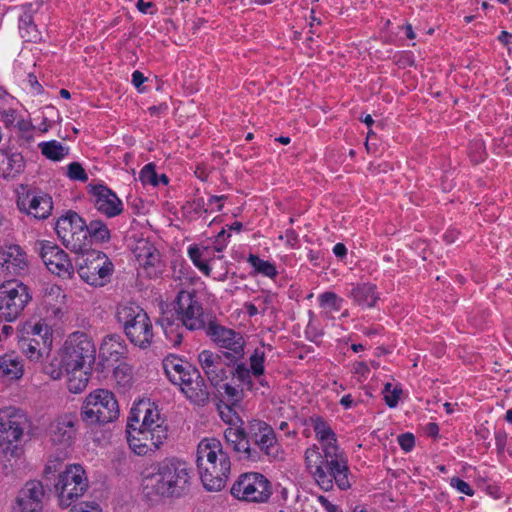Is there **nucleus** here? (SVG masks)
Segmentation results:
<instances>
[{"instance_id": "obj_56", "label": "nucleus", "mask_w": 512, "mask_h": 512, "mask_svg": "<svg viewBox=\"0 0 512 512\" xmlns=\"http://www.w3.org/2000/svg\"><path fill=\"white\" fill-rule=\"evenodd\" d=\"M145 80L146 78L140 71L136 70L132 73V83L139 91H141L140 87L145 82Z\"/></svg>"}, {"instance_id": "obj_17", "label": "nucleus", "mask_w": 512, "mask_h": 512, "mask_svg": "<svg viewBox=\"0 0 512 512\" xmlns=\"http://www.w3.org/2000/svg\"><path fill=\"white\" fill-rule=\"evenodd\" d=\"M36 250L47 269L62 278H69L73 273V265L67 253L51 241H38Z\"/></svg>"}, {"instance_id": "obj_46", "label": "nucleus", "mask_w": 512, "mask_h": 512, "mask_svg": "<svg viewBox=\"0 0 512 512\" xmlns=\"http://www.w3.org/2000/svg\"><path fill=\"white\" fill-rule=\"evenodd\" d=\"M67 177L73 181L86 182L88 175L79 162H72L67 166Z\"/></svg>"}, {"instance_id": "obj_24", "label": "nucleus", "mask_w": 512, "mask_h": 512, "mask_svg": "<svg viewBox=\"0 0 512 512\" xmlns=\"http://www.w3.org/2000/svg\"><path fill=\"white\" fill-rule=\"evenodd\" d=\"M27 267V255L20 246L0 247V269L4 277L20 275Z\"/></svg>"}, {"instance_id": "obj_51", "label": "nucleus", "mask_w": 512, "mask_h": 512, "mask_svg": "<svg viewBox=\"0 0 512 512\" xmlns=\"http://www.w3.org/2000/svg\"><path fill=\"white\" fill-rule=\"evenodd\" d=\"M450 485L455 488L459 493L465 494L467 496H473L474 490L471 486L460 478H451Z\"/></svg>"}, {"instance_id": "obj_22", "label": "nucleus", "mask_w": 512, "mask_h": 512, "mask_svg": "<svg viewBox=\"0 0 512 512\" xmlns=\"http://www.w3.org/2000/svg\"><path fill=\"white\" fill-rule=\"evenodd\" d=\"M135 257L143 272L150 278H156L164 271V263L159 251L147 241H139L135 248Z\"/></svg>"}, {"instance_id": "obj_48", "label": "nucleus", "mask_w": 512, "mask_h": 512, "mask_svg": "<svg viewBox=\"0 0 512 512\" xmlns=\"http://www.w3.org/2000/svg\"><path fill=\"white\" fill-rule=\"evenodd\" d=\"M351 373L357 378L358 382H363L369 376V365L363 361L354 362L351 365Z\"/></svg>"}, {"instance_id": "obj_3", "label": "nucleus", "mask_w": 512, "mask_h": 512, "mask_svg": "<svg viewBox=\"0 0 512 512\" xmlns=\"http://www.w3.org/2000/svg\"><path fill=\"white\" fill-rule=\"evenodd\" d=\"M197 467L208 491H221L228 480L231 462L220 440L204 438L197 447Z\"/></svg>"}, {"instance_id": "obj_33", "label": "nucleus", "mask_w": 512, "mask_h": 512, "mask_svg": "<svg viewBox=\"0 0 512 512\" xmlns=\"http://www.w3.org/2000/svg\"><path fill=\"white\" fill-rule=\"evenodd\" d=\"M21 359L11 353L0 356V376L6 380H18L23 376Z\"/></svg>"}, {"instance_id": "obj_15", "label": "nucleus", "mask_w": 512, "mask_h": 512, "mask_svg": "<svg viewBox=\"0 0 512 512\" xmlns=\"http://www.w3.org/2000/svg\"><path fill=\"white\" fill-rule=\"evenodd\" d=\"M231 494L238 500L262 503L270 498L272 491L265 476L251 472L239 477L231 488Z\"/></svg>"}, {"instance_id": "obj_54", "label": "nucleus", "mask_w": 512, "mask_h": 512, "mask_svg": "<svg viewBox=\"0 0 512 512\" xmlns=\"http://www.w3.org/2000/svg\"><path fill=\"white\" fill-rule=\"evenodd\" d=\"M495 444H496L498 451L503 452L505 450L506 446L509 445L506 433L498 432L495 435Z\"/></svg>"}, {"instance_id": "obj_21", "label": "nucleus", "mask_w": 512, "mask_h": 512, "mask_svg": "<svg viewBox=\"0 0 512 512\" xmlns=\"http://www.w3.org/2000/svg\"><path fill=\"white\" fill-rule=\"evenodd\" d=\"M250 431L255 444L272 460L283 458L280 444L277 442L273 429L262 421H254Z\"/></svg>"}, {"instance_id": "obj_27", "label": "nucleus", "mask_w": 512, "mask_h": 512, "mask_svg": "<svg viewBox=\"0 0 512 512\" xmlns=\"http://www.w3.org/2000/svg\"><path fill=\"white\" fill-rule=\"evenodd\" d=\"M76 416L63 414L50 425L51 440L56 444L70 445L75 436Z\"/></svg>"}, {"instance_id": "obj_45", "label": "nucleus", "mask_w": 512, "mask_h": 512, "mask_svg": "<svg viewBox=\"0 0 512 512\" xmlns=\"http://www.w3.org/2000/svg\"><path fill=\"white\" fill-rule=\"evenodd\" d=\"M139 179L144 185L150 184L152 186H157L159 184V179L155 171V165L152 163L145 165L140 171Z\"/></svg>"}, {"instance_id": "obj_9", "label": "nucleus", "mask_w": 512, "mask_h": 512, "mask_svg": "<svg viewBox=\"0 0 512 512\" xmlns=\"http://www.w3.org/2000/svg\"><path fill=\"white\" fill-rule=\"evenodd\" d=\"M18 345L30 361H40L52 346L51 327L41 320L26 322L19 330Z\"/></svg>"}, {"instance_id": "obj_19", "label": "nucleus", "mask_w": 512, "mask_h": 512, "mask_svg": "<svg viewBox=\"0 0 512 512\" xmlns=\"http://www.w3.org/2000/svg\"><path fill=\"white\" fill-rule=\"evenodd\" d=\"M207 334L218 347L226 350L227 358L237 361L243 357L244 339L241 334L217 324H210Z\"/></svg>"}, {"instance_id": "obj_23", "label": "nucleus", "mask_w": 512, "mask_h": 512, "mask_svg": "<svg viewBox=\"0 0 512 512\" xmlns=\"http://www.w3.org/2000/svg\"><path fill=\"white\" fill-rule=\"evenodd\" d=\"M172 383L179 386L181 392L194 403H201L207 399L208 392L204 379L193 366H188L185 376H180V380H174Z\"/></svg>"}, {"instance_id": "obj_42", "label": "nucleus", "mask_w": 512, "mask_h": 512, "mask_svg": "<svg viewBox=\"0 0 512 512\" xmlns=\"http://www.w3.org/2000/svg\"><path fill=\"white\" fill-rule=\"evenodd\" d=\"M44 372L53 380H59L64 372L66 373V364L62 361V357L58 353L50 363L45 366Z\"/></svg>"}, {"instance_id": "obj_18", "label": "nucleus", "mask_w": 512, "mask_h": 512, "mask_svg": "<svg viewBox=\"0 0 512 512\" xmlns=\"http://www.w3.org/2000/svg\"><path fill=\"white\" fill-rule=\"evenodd\" d=\"M174 309L178 319L187 329L197 330L204 327L202 306L190 292H179Z\"/></svg>"}, {"instance_id": "obj_1", "label": "nucleus", "mask_w": 512, "mask_h": 512, "mask_svg": "<svg viewBox=\"0 0 512 512\" xmlns=\"http://www.w3.org/2000/svg\"><path fill=\"white\" fill-rule=\"evenodd\" d=\"M308 425L313 429L315 438L321 446L312 445L305 451V465L317 485L325 490L333 489L334 484L340 490L351 487V473L347 458L340 450L337 435L330 423L319 415H312Z\"/></svg>"}, {"instance_id": "obj_59", "label": "nucleus", "mask_w": 512, "mask_h": 512, "mask_svg": "<svg viewBox=\"0 0 512 512\" xmlns=\"http://www.w3.org/2000/svg\"><path fill=\"white\" fill-rule=\"evenodd\" d=\"M333 253L335 254L336 257L343 258L347 254V249L344 244L337 243L333 247Z\"/></svg>"}, {"instance_id": "obj_40", "label": "nucleus", "mask_w": 512, "mask_h": 512, "mask_svg": "<svg viewBox=\"0 0 512 512\" xmlns=\"http://www.w3.org/2000/svg\"><path fill=\"white\" fill-rule=\"evenodd\" d=\"M113 377L117 385L121 387H128L133 380V370L127 363H120L117 365L113 372Z\"/></svg>"}, {"instance_id": "obj_20", "label": "nucleus", "mask_w": 512, "mask_h": 512, "mask_svg": "<svg viewBox=\"0 0 512 512\" xmlns=\"http://www.w3.org/2000/svg\"><path fill=\"white\" fill-rule=\"evenodd\" d=\"M44 488L41 482H27L18 492L11 512H41Z\"/></svg>"}, {"instance_id": "obj_6", "label": "nucleus", "mask_w": 512, "mask_h": 512, "mask_svg": "<svg viewBox=\"0 0 512 512\" xmlns=\"http://www.w3.org/2000/svg\"><path fill=\"white\" fill-rule=\"evenodd\" d=\"M265 351L263 347L256 348L249 357L250 368L244 363H237L232 371L233 379L236 380L240 386L235 387L231 384H225L224 394L232 403H238L243 399L244 390L258 391L259 386L267 387L268 384L262 375L265 371Z\"/></svg>"}, {"instance_id": "obj_36", "label": "nucleus", "mask_w": 512, "mask_h": 512, "mask_svg": "<svg viewBox=\"0 0 512 512\" xmlns=\"http://www.w3.org/2000/svg\"><path fill=\"white\" fill-rule=\"evenodd\" d=\"M247 262L253 268L255 275H262L270 279H274L278 275L275 264L261 259L258 255L250 254L247 257Z\"/></svg>"}, {"instance_id": "obj_4", "label": "nucleus", "mask_w": 512, "mask_h": 512, "mask_svg": "<svg viewBox=\"0 0 512 512\" xmlns=\"http://www.w3.org/2000/svg\"><path fill=\"white\" fill-rule=\"evenodd\" d=\"M30 424L21 409L12 406L0 409V453L8 461H17L24 455Z\"/></svg>"}, {"instance_id": "obj_41", "label": "nucleus", "mask_w": 512, "mask_h": 512, "mask_svg": "<svg viewBox=\"0 0 512 512\" xmlns=\"http://www.w3.org/2000/svg\"><path fill=\"white\" fill-rule=\"evenodd\" d=\"M44 372L53 380H59L64 372L66 373V364L62 361V357L58 353L50 363L45 366Z\"/></svg>"}, {"instance_id": "obj_64", "label": "nucleus", "mask_w": 512, "mask_h": 512, "mask_svg": "<svg viewBox=\"0 0 512 512\" xmlns=\"http://www.w3.org/2000/svg\"><path fill=\"white\" fill-rule=\"evenodd\" d=\"M12 332H13V328H12L11 326H9V325H4V326L2 327V330H1V332H0V333H2V338H3V337H4V338H8V337L11 335V333H12Z\"/></svg>"}, {"instance_id": "obj_28", "label": "nucleus", "mask_w": 512, "mask_h": 512, "mask_svg": "<svg viewBox=\"0 0 512 512\" xmlns=\"http://www.w3.org/2000/svg\"><path fill=\"white\" fill-rule=\"evenodd\" d=\"M43 305L48 316L61 319L67 312V296L64 290L57 285L48 287L43 297Z\"/></svg>"}, {"instance_id": "obj_44", "label": "nucleus", "mask_w": 512, "mask_h": 512, "mask_svg": "<svg viewBox=\"0 0 512 512\" xmlns=\"http://www.w3.org/2000/svg\"><path fill=\"white\" fill-rule=\"evenodd\" d=\"M19 29L22 37L27 41L36 42L40 38L36 26L32 23V20L29 16L21 20Z\"/></svg>"}, {"instance_id": "obj_60", "label": "nucleus", "mask_w": 512, "mask_h": 512, "mask_svg": "<svg viewBox=\"0 0 512 512\" xmlns=\"http://www.w3.org/2000/svg\"><path fill=\"white\" fill-rule=\"evenodd\" d=\"M225 199V196L221 195V196H211L210 199H209V203L210 204H216L217 205V210L220 211L222 209V206H223V200Z\"/></svg>"}, {"instance_id": "obj_8", "label": "nucleus", "mask_w": 512, "mask_h": 512, "mask_svg": "<svg viewBox=\"0 0 512 512\" xmlns=\"http://www.w3.org/2000/svg\"><path fill=\"white\" fill-rule=\"evenodd\" d=\"M116 318L123 325L130 342L142 349L149 347L153 341L154 331L147 313L132 302L119 304Z\"/></svg>"}, {"instance_id": "obj_25", "label": "nucleus", "mask_w": 512, "mask_h": 512, "mask_svg": "<svg viewBox=\"0 0 512 512\" xmlns=\"http://www.w3.org/2000/svg\"><path fill=\"white\" fill-rule=\"evenodd\" d=\"M91 194L95 208L103 215L112 218L122 213V201L108 187L103 185L95 186L92 188Z\"/></svg>"}, {"instance_id": "obj_26", "label": "nucleus", "mask_w": 512, "mask_h": 512, "mask_svg": "<svg viewBox=\"0 0 512 512\" xmlns=\"http://www.w3.org/2000/svg\"><path fill=\"white\" fill-rule=\"evenodd\" d=\"M198 362L213 385H218L227 378L226 369L218 354L210 350H203L198 354Z\"/></svg>"}, {"instance_id": "obj_2", "label": "nucleus", "mask_w": 512, "mask_h": 512, "mask_svg": "<svg viewBox=\"0 0 512 512\" xmlns=\"http://www.w3.org/2000/svg\"><path fill=\"white\" fill-rule=\"evenodd\" d=\"M126 432L130 449L139 456L155 452L167 438L164 417L150 399H140L133 404Z\"/></svg>"}, {"instance_id": "obj_35", "label": "nucleus", "mask_w": 512, "mask_h": 512, "mask_svg": "<svg viewBox=\"0 0 512 512\" xmlns=\"http://www.w3.org/2000/svg\"><path fill=\"white\" fill-rule=\"evenodd\" d=\"M41 154L55 162L62 161L69 154V147L57 140L43 141L38 144Z\"/></svg>"}, {"instance_id": "obj_32", "label": "nucleus", "mask_w": 512, "mask_h": 512, "mask_svg": "<svg viewBox=\"0 0 512 512\" xmlns=\"http://www.w3.org/2000/svg\"><path fill=\"white\" fill-rule=\"evenodd\" d=\"M90 367H66L67 389L73 394L82 393L90 380Z\"/></svg>"}, {"instance_id": "obj_50", "label": "nucleus", "mask_w": 512, "mask_h": 512, "mask_svg": "<svg viewBox=\"0 0 512 512\" xmlns=\"http://www.w3.org/2000/svg\"><path fill=\"white\" fill-rule=\"evenodd\" d=\"M280 240H284L287 247L295 249L299 247V235L293 230L288 229L284 234L279 236Z\"/></svg>"}, {"instance_id": "obj_55", "label": "nucleus", "mask_w": 512, "mask_h": 512, "mask_svg": "<svg viewBox=\"0 0 512 512\" xmlns=\"http://www.w3.org/2000/svg\"><path fill=\"white\" fill-rule=\"evenodd\" d=\"M60 466L61 462L58 459H50L45 466L44 472L46 475L53 474L58 471Z\"/></svg>"}, {"instance_id": "obj_14", "label": "nucleus", "mask_w": 512, "mask_h": 512, "mask_svg": "<svg viewBox=\"0 0 512 512\" xmlns=\"http://www.w3.org/2000/svg\"><path fill=\"white\" fill-rule=\"evenodd\" d=\"M56 233L66 248L82 253L89 248L86 222L75 212L60 217L55 226Z\"/></svg>"}, {"instance_id": "obj_39", "label": "nucleus", "mask_w": 512, "mask_h": 512, "mask_svg": "<svg viewBox=\"0 0 512 512\" xmlns=\"http://www.w3.org/2000/svg\"><path fill=\"white\" fill-rule=\"evenodd\" d=\"M318 302L323 309L339 311L342 307L343 299L334 292L326 291L318 296Z\"/></svg>"}, {"instance_id": "obj_63", "label": "nucleus", "mask_w": 512, "mask_h": 512, "mask_svg": "<svg viewBox=\"0 0 512 512\" xmlns=\"http://www.w3.org/2000/svg\"><path fill=\"white\" fill-rule=\"evenodd\" d=\"M324 506L327 512H342V510L337 505L332 504L327 500L324 501Z\"/></svg>"}, {"instance_id": "obj_47", "label": "nucleus", "mask_w": 512, "mask_h": 512, "mask_svg": "<svg viewBox=\"0 0 512 512\" xmlns=\"http://www.w3.org/2000/svg\"><path fill=\"white\" fill-rule=\"evenodd\" d=\"M0 121L5 127L10 128L19 123V114L16 109H0Z\"/></svg>"}, {"instance_id": "obj_58", "label": "nucleus", "mask_w": 512, "mask_h": 512, "mask_svg": "<svg viewBox=\"0 0 512 512\" xmlns=\"http://www.w3.org/2000/svg\"><path fill=\"white\" fill-rule=\"evenodd\" d=\"M153 7L152 2H146V0H138L137 8L144 14H152L151 8Z\"/></svg>"}, {"instance_id": "obj_53", "label": "nucleus", "mask_w": 512, "mask_h": 512, "mask_svg": "<svg viewBox=\"0 0 512 512\" xmlns=\"http://www.w3.org/2000/svg\"><path fill=\"white\" fill-rule=\"evenodd\" d=\"M398 443L405 452H409L415 445V438L411 433L401 434L398 437Z\"/></svg>"}, {"instance_id": "obj_12", "label": "nucleus", "mask_w": 512, "mask_h": 512, "mask_svg": "<svg viewBox=\"0 0 512 512\" xmlns=\"http://www.w3.org/2000/svg\"><path fill=\"white\" fill-rule=\"evenodd\" d=\"M58 354L66 367H91L96 358V347L87 334L77 331L66 338Z\"/></svg>"}, {"instance_id": "obj_13", "label": "nucleus", "mask_w": 512, "mask_h": 512, "mask_svg": "<svg viewBox=\"0 0 512 512\" xmlns=\"http://www.w3.org/2000/svg\"><path fill=\"white\" fill-rule=\"evenodd\" d=\"M114 272V264L103 252L88 251L79 264L80 278L93 287H103L108 284Z\"/></svg>"}, {"instance_id": "obj_10", "label": "nucleus", "mask_w": 512, "mask_h": 512, "mask_svg": "<svg viewBox=\"0 0 512 512\" xmlns=\"http://www.w3.org/2000/svg\"><path fill=\"white\" fill-rule=\"evenodd\" d=\"M89 487L88 476L80 464H70L58 474L54 484L59 505L67 508L82 497Z\"/></svg>"}, {"instance_id": "obj_38", "label": "nucleus", "mask_w": 512, "mask_h": 512, "mask_svg": "<svg viewBox=\"0 0 512 512\" xmlns=\"http://www.w3.org/2000/svg\"><path fill=\"white\" fill-rule=\"evenodd\" d=\"M25 166L24 158L20 153L6 154L5 166L0 168L4 178L14 177L19 174Z\"/></svg>"}, {"instance_id": "obj_5", "label": "nucleus", "mask_w": 512, "mask_h": 512, "mask_svg": "<svg viewBox=\"0 0 512 512\" xmlns=\"http://www.w3.org/2000/svg\"><path fill=\"white\" fill-rule=\"evenodd\" d=\"M189 480L187 464L179 459H165L144 478L145 489L159 496H178Z\"/></svg>"}, {"instance_id": "obj_7", "label": "nucleus", "mask_w": 512, "mask_h": 512, "mask_svg": "<svg viewBox=\"0 0 512 512\" xmlns=\"http://www.w3.org/2000/svg\"><path fill=\"white\" fill-rule=\"evenodd\" d=\"M119 413V404L114 393L108 389L97 388L83 399L80 419L89 427H97L115 421Z\"/></svg>"}, {"instance_id": "obj_16", "label": "nucleus", "mask_w": 512, "mask_h": 512, "mask_svg": "<svg viewBox=\"0 0 512 512\" xmlns=\"http://www.w3.org/2000/svg\"><path fill=\"white\" fill-rule=\"evenodd\" d=\"M16 206L27 216L42 220L51 215L53 201L47 193L21 185L16 189Z\"/></svg>"}, {"instance_id": "obj_37", "label": "nucleus", "mask_w": 512, "mask_h": 512, "mask_svg": "<svg viewBox=\"0 0 512 512\" xmlns=\"http://www.w3.org/2000/svg\"><path fill=\"white\" fill-rule=\"evenodd\" d=\"M86 229L88 232L89 246L91 241L97 243H106L110 240V230L107 225L100 220H93L89 224L86 223Z\"/></svg>"}, {"instance_id": "obj_49", "label": "nucleus", "mask_w": 512, "mask_h": 512, "mask_svg": "<svg viewBox=\"0 0 512 512\" xmlns=\"http://www.w3.org/2000/svg\"><path fill=\"white\" fill-rule=\"evenodd\" d=\"M161 325L163 326L164 333L173 345H179L182 341V335L174 330V326L168 322V319L162 318Z\"/></svg>"}, {"instance_id": "obj_11", "label": "nucleus", "mask_w": 512, "mask_h": 512, "mask_svg": "<svg viewBox=\"0 0 512 512\" xmlns=\"http://www.w3.org/2000/svg\"><path fill=\"white\" fill-rule=\"evenodd\" d=\"M32 296L28 286L18 280L0 285V321L13 322L24 311Z\"/></svg>"}, {"instance_id": "obj_43", "label": "nucleus", "mask_w": 512, "mask_h": 512, "mask_svg": "<svg viewBox=\"0 0 512 512\" xmlns=\"http://www.w3.org/2000/svg\"><path fill=\"white\" fill-rule=\"evenodd\" d=\"M382 393H383L384 400H385L386 404L390 408H394L397 406V404L400 400V397L402 394V389L397 385H393L391 383H386Z\"/></svg>"}, {"instance_id": "obj_62", "label": "nucleus", "mask_w": 512, "mask_h": 512, "mask_svg": "<svg viewBox=\"0 0 512 512\" xmlns=\"http://www.w3.org/2000/svg\"><path fill=\"white\" fill-rule=\"evenodd\" d=\"M498 40L504 45H508L511 42L510 33H508L507 31H502L501 34L498 36Z\"/></svg>"}, {"instance_id": "obj_29", "label": "nucleus", "mask_w": 512, "mask_h": 512, "mask_svg": "<svg viewBox=\"0 0 512 512\" xmlns=\"http://www.w3.org/2000/svg\"><path fill=\"white\" fill-rule=\"evenodd\" d=\"M347 296L352 299L353 303L363 309L375 307L379 300L377 288L371 283H360L352 285Z\"/></svg>"}, {"instance_id": "obj_31", "label": "nucleus", "mask_w": 512, "mask_h": 512, "mask_svg": "<svg viewBox=\"0 0 512 512\" xmlns=\"http://www.w3.org/2000/svg\"><path fill=\"white\" fill-rule=\"evenodd\" d=\"M222 248L219 247H197L190 246L188 255L193 264L205 275L211 276V262L215 260V252L220 253Z\"/></svg>"}, {"instance_id": "obj_61", "label": "nucleus", "mask_w": 512, "mask_h": 512, "mask_svg": "<svg viewBox=\"0 0 512 512\" xmlns=\"http://www.w3.org/2000/svg\"><path fill=\"white\" fill-rule=\"evenodd\" d=\"M244 307H245L246 313L250 317L257 315L258 309H257V307L254 304L246 303Z\"/></svg>"}, {"instance_id": "obj_30", "label": "nucleus", "mask_w": 512, "mask_h": 512, "mask_svg": "<svg viewBox=\"0 0 512 512\" xmlns=\"http://www.w3.org/2000/svg\"><path fill=\"white\" fill-rule=\"evenodd\" d=\"M224 437L229 445L238 453H242L245 458L255 460L256 452L250 448L249 441L244 429L239 426H229Z\"/></svg>"}, {"instance_id": "obj_57", "label": "nucleus", "mask_w": 512, "mask_h": 512, "mask_svg": "<svg viewBox=\"0 0 512 512\" xmlns=\"http://www.w3.org/2000/svg\"><path fill=\"white\" fill-rule=\"evenodd\" d=\"M340 405L344 408V409H351L353 408L355 405H356V402L355 400L353 399L352 395L351 394H347V395H344L341 399H340Z\"/></svg>"}, {"instance_id": "obj_34", "label": "nucleus", "mask_w": 512, "mask_h": 512, "mask_svg": "<svg viewBox=\"0 0 512 512\" xmlns=\"http://www.w3.org/2000/svg\"><path fill=\"white\" fill-rule=\"evenodd\" d=\"M188 366L192 365L174 354L168 355L163 360V369L171 382L180 380V376L184 377Z\"/></svg>"}, {"instance_id": "obj_52", "label": "nucleus", "mask_w": 512, "mask_h": 512, "mask_svg": "<svg viewBox=\"0 0 512 512\" xmlns=\"http://www.w3.org/2000/svg\"><path fill=\"white\" fill-rule=\"evenodd\" d=\"M69 512H102V510L96 502H81L72 507Z\"/></svg>"}]
</instances>
